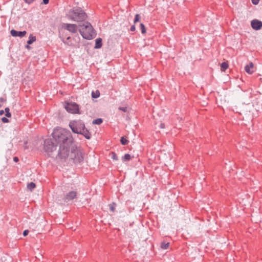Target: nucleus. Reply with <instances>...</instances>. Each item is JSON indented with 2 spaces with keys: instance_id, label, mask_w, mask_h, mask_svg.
<instances>
[{
  "instance_id": "obj_1",
  "label": "nucleus",
  "mask_w": 262,
  "mask_h": 262,
  "mask_svg": "<svg viewBox=\"0 0 262 262\" xmlns=\"http://www.w3.org/2000/svg\"><path fill=\"white\" fill-rule=\"evenodd\" d=\"M54 140L59 144L58 155L61 158H66L69 155L68 148L73 141L71 132L62 128H55L52 133Z\"/></svg>"
},
{
  "instance_id": "obj_2",
  "label": "nucleus",
  "mask_w": 262,
  "mask_h": 262,
  "mask_svg": "<svg viewBox=\"0 0 262 262\" xmlns=\"http://www.w3.org/2000/svg\"><path fill=\"white\" fill-rule=\"evenodd\" d=\"M69 126L72 132L76 134L83 135L85 138L89 139L91 138L90 132L85 128V125L81 120L73 121L70 122Z\"/></svg>"
},
{
  "instance_id": "obj_3",
  "label": "nucleus",
  "mask_w": 262,
  "mask_h": 262,
  "mask_svg": "<svg viewBox=\"0 0 262 262\" xmlns=\"http://www.w3.org/2000/svg\"><path fill=\"white\" fill-rule=\"evenodd\" d=\"M69 155L65 159L69 158L73 161L75 163H80L83 161V156L82 151L79 149L75 145L72 144L70 148H68Z\"/></svg>"
},
{
  "instance_id": "obj_4",
  "label": "nucleus",
  "mask_w": 262,
  "mask_h": 262,
  "mask_svg": "<svg viewBox=\"0 0 262 262\" xmlns=\"http://www.w3.org/2000/svg\"><path fill=\"white\" fill-rule=\"evenodd\" d=\"M79 31L82 36L86 39H91L95 36V33L92 25L89 22L79 25Z\"/></svg>"
},
{
  "instance_id": "obj_5",
  "label": "nucleus",
  "mask_w": 262,
  "mask_h": 262,
  "mask_svg": "<svg viewBox=\"0 0 262 262\" xmlns=\"http://www.w3.org/2000/svg\"><path fill=\"white\" fill-rule=\"evenodd\" d=\"M67 15L72 20L78 22L84 21L86 18V14L79 8L70 10Z\"/></svg>"
},
{
  "instance_id": "obj_6",
  "label": "nucleus",
  "mask_w": 262,
  "mask_h": 262,
  "mask_svg": "<svg viewBox=\"0 0 262 262\" xmlns=\"http://www.w3.org/2000/svg\"><path fill=\"white\" fill-rule=\"evenodd\" d=\"M64 108L68 112L72 114L78 113L79 111L78 105L74 102L66 103L64 105Z\"/></svg>"
},
{
  "instance_id": "obj_7",
  "label": "nucleus",
  "mask_w": 262,
  "mask_h": 262,
  "mask_svg": "<svg viewBox=\"0 0 262 262\" xmlns=\"http://www.w3.org/2000/svg\"><path fill=\"white\" fill-rule=\"evenodd\" d=\"M44 148L48 152H52L56 148V145H54L51 139H48L45 140Z\"/></svg>"
},
{
  "instance_id": "obj_8",
  "label": "nucleus",
  "mask_w": 262,
  "mask_h": 262,
  "mask_svg": "<svg viewBox=\"0 0 262 262\" xmlns=\"http://www.w3.org/2000/svg\"><path fill=\"white\" fill-rule=\"evenodd\" d=\"M63 28L71 33H76L77 31V26L75 24H64Z\"/></svg>"
},
{
  "instance_id": "obj_9",
  "label": "nucleus",
  "mask_w": 262,
  "mask_h": 262,
  "mask_svg": "<svg viewBox=\"0 0 262 262\" xmlns=\"http://www.w3.org/2000/svg\"><path fill=\"white\" fill-rule=\"evenodd\" d=\"M251 25L253 29L257 30L262 27V22L258 20L254 19L251 21Z\"/></svg>"
},
{
  "instance_id": "obj_10",
  "label": "nucleus",
  "mask_w": 262,
  "mask_h": 262,
  "mask_svg": "<svg viewBox=\"0 0 262 262\" xmlns=\"http://www.w3.org/2000/svg\"><path fill=\"white\" fill-rule=\"evenodd\" d=\"M10 33L12 36H14V37L18 36V37H20L24 36L27 33L26 31H17L15 30H12L11 31Z\"/></svg>"
},
{
  "instance_id": "obj_11",
  "label": "nucleus",
  "mask_w": 262,
  "mask_h": 262,
  "mask_svg": "<svg viewBox=\"0 0 262 262\" xmlns=\"http://www.w3.org/2000/svg\"><path fill=\"white\" fill-rule=\"evenodd\" d=\"M77 192L75 191H72L68 193L66 195V200L67 201L72 200L76 198Z\"/></svg>"
},
{
  "instance_id": "obj_12",
  "label": "nucleus",
  "mask_w": 262,
  "mask_h": 262,
  "mask_svg": "<svg viewBox=\"0 0 262 262\" xmlns=\"http://www.w3.org/2000/svg\"><path fill=\"white\" fill-rule=\"evenodd\" d=\"M253 68V63L252 62H250L249 64L245 66V70L247 73L251 74L254 72Z\"/></svg>"
},
{
  "instance_id": "obj_13",
  "label": "nucleus",
  "mask_w": 262,
  "mask_h": 262,
  "mask_svg": "<svg viewBox=\"0 0 262 262\" xmlns=\"http://www.w3.org/2000/svg\"><path fill=\"white\" fill-rule=\"evenodd\" d=\"M251 105L250 103H248L246 105L243 104H240L239 105V109L241 110V111H243L244 112L250 111V110H249V108L250 107H251Z\"/></svg>"
},
{
  "instance_id": "obj_14",
  "label": "nucleus",
  "mask_w": 262,
  "mask_h": 262,
  "mask_svg": "<svg viewBox=\"0 0 262 262\" xmlns=\"http://www.w3.org/2000/svg\"><path fill=\"white\" fill-rule=\"evenodd\" d=\"M102 46V39L100 38H97L95 40V48L99 49Z\"/></svg>"
},
{
  "instance_id": "obj_15",
  "label": "nucleus",
  "mask_w": 262,
  "mask_h": 262,
  "mask_svg": "<svg viewBox=\"0 0 262 262\" xmlns=\"http://www.w3.org/2000/svg\"><path fill=\"white\" fill-rule=\"evenodd\" d=\"M36 40L35 36H33L32 35H30L29 37V40L27 41V43L28 45L32 44L33 42Z\"/></svg>"
},
{
  "instance_id": "obj_16",
  "label": "nucleus",
  "mask_w": 262,
  "mask_h": 262,
  "mask_svg": "<svg viewBox=\"0 0 262 262\" xmlns=\"http://www.w3.org/2000/svg\"><path fill=\"white\" fill-rule=\"evenodd\" d=\"M35 183L31 182L28 184L27 188L30 191H32L35 187Z\"/></svg>"
},
{
  "instance_id": "obj_17",
  "label": "nucleus",
  "mask_w": 262,
  "mask_h": 262,
  "mask_svg": "<svg viewBox=\"0 0 262 262\" xmlns=\"http://www.w3.org/2000/svg\"><path fill=\"white\" fill-rule=\"evenodd\" d=\"M100 96V93L99 91L97 90L95 92H92V97L93 98H97Z\"/></svg>"
},
{
  "instance_id": "obj_18",
  "label": "nucleus",
  "mask_w": 262,
  "mask_h": 262,
  "mask_svg": "<svg viewBox=\"0 0 262 262\" xmlns=\"http://www.w3.org/2000/svg\"><path fill=\"white\" fill-rule=\"evenodd\" d=\"M221 67V70L225 71L228 68V64L226 62H224L222 63Z\"/></svg>"
},
{
  "instance_id": "obj_19",
  "label": "nucleus",
  "mask_w": 262,
  "mask_h": 262,
  "mask_svg": "<svg viewBox=\"0 0 262 262\" xmlns=\"http://www.w3.org/2000/svg\"><path fill=\"white\" fill-rule=\"evenodd\" d=\"M131 158V156L129 154H126L122 157V161H129Z\"/></svg>"
},
{
  "instance_id": "obj_20",
  "label": "nucleus",
  "mask_w": 262,
  "mask_h": 262,
  "mask_svg": "<svg viewBox=\"0 0 262 262\" xmlns=\"http://www.w3.org/2000/svg\"><path fill=\"white\" fill-rule=\"evenodd\" d=\"M102 122V120L101 118L96 119L93 121V123L94 124L99 125Z\"/></svg>"
},
{
  "instance_id": "obj_21",
  "label": "nucleus",
  "mask_w": 262,
  "mask_h": 262,
  "mask_svg": "<svg viewBox=\"0 0 262 262\" xmlns=\"http://www.w3.org/2000/svg\"><path fill=\"white\" fill-rule=\"evenodd\" d=\"M169 244L168 243H162L161 246L162 249H166L168 248Z\"/></svg>"
},
{
  "instance_id": "obj_22",
  "label": "nucleus",
  "mask_w": 262,
  "mask_h": 262,
  "mask_svg": "<svg viewBox=\"0 0 262 262\" xmlns=\"http://www.w3.org/2000/svg\"><path fill=\"white\" fill-rule=\"evenodd\" d=\"M140 28L141 30V32L142 34H144L146 33V29L144 25L143 24H140Z\"/></svg>"
},
{
  "instance_id": "obj_23",
  "label": "nucleus",
  "mask_w": 262,
  "mask_h": 262,
  "mask_svg": "<svg viewBox=\"0 0 262 262\" xmlns=\"http://www.w3.org/2000/svg\"><path fill=\"white\" fill-rule=\"evenodd\" d=\"M5 115L7 117H10L11 116V113L9 112V108L8 107H6L5 108Z\"/></svg>"
},
{
  "instance_id": "obj_24",
  "label": "nucleus",
  "mask_w": 262,
  "mask_h": 262,
  "mask_svg": "<svg viewBox=\"0 0 262 262\" xmlns=\"http://www.w3.org/2000/svg\"><path fill=\"white\" fill-rule=\"evenodd\" d=\"M120 142H121L122 144L126 145V144H127V143L128 142V141L125 138H124V137H122L121 140H120Z\"/></svg>"
},
{
  "instance_id": "obj_25",
  "label": "nucleus",
  "mask_w": 262,
  "mask_h": 262,
  "mask_svg": "<svg viewBox=\"0 0 262 262\" xmlns=\"http://www.w3.org/2000/svg\"><path fill=\"white\" fill-rule=\"evenodd\" d=\"M140 18V15L139 14H137L136 15H135V19H134V23H136L137 22L139 21V19Z\"/></svg>"
},
{
  "instance_id": "obj_26",
  "label": "nucleus",
  "mask_w": 262,
  "mask_h": 262,
  "mask_svg": "<svg viewBox=\"0 0 262 262\" xmlns=\"http://www.w3.org/2000/svg\"><path fill=\"white\" fill-rule=\"evenodd\" d=\"M111 155H112V158L114 160H118V158H117V155L114 152H112V154H111Z\"/></svg>"
},
{
  "instance_id": "obj_27",
  "label": "nucleus",
  "mask_w": 262,
  "mask_h": 262,
  "mask_svg": "<svg viewBox=\"0 0 262 262\" xmlns=\"http://www.w3.org/2000/svg\"><path fill=\"white\" fill-rule=\"evenodd\" d=\"M2 121L4 123H7V122H8L9 120L6 117H3L2 118Z\"/></svg>"
},
{
  "instance_id": "obj_28",
  "label": "nucleus",
  "mask_w": 262,
  "mask_h": 262,
  "mask_svg": "<svg viewBox=\"0 0 262 262\" xmlns=\"http://www.w3.org/2000/svg\"><path fill=\"white\" fill-rule=\"evenodd\" d=\"M119 110L125 112L127 111V107H119Z\"/></svg>"
},
{
  "instance_id": "obj_29",
  "label": "nucleus",
  "mask_w": 262,
  "mask_h": 262,
  "mask_svg": "<svg viewBox=\"0 0 262 262\" xmlns=\"http://www.w3.org/2000/svg\"><path fill=\"white\" fill-rule=\"evenodd\" d=\"M110 206V210L112 211H114L115 210V207L114 206H113V205H112V204H110L109 205Z\"/></svg>"
},
{
  "instance_id": "obj_30",
  "label": "nucleus",
  "mask_w": 262,
  "mask_h": 262,
  "mask_svg": "<svg viewBox=\"0 0 262 262\" xmlns=\"http://www.w3.org/2000/svg\"><path fill=\"white\" fill-rule=\"evenodd\" d=\"M259 1V0H252V2L254 5H257Z\"/></svg>"
},
{
  "instance_id": "obj_31",
  "label": "nucleus",
  "mask_w": 262,
  "mask_h": 262,
  "mask_svg": "<svg viewBox=\"0 0 262 262\" xmlns=\"http://www.w3.org/2000/svg\"><path fill=\"white\" fill-rule=\"evenodd\" d=\"M28 233H29V231L28 230H26L24 231L23 235L24 236H26L28 234Z\"/></svg>"
},
{
  "instance_id": "obj_32",
  "label": "nucleus",
  "mask_w": 262,
  "mask_h": 262,
  "mask_svg": "<svg viewBox=\"0 0 262 262\" xmlns=\"http://www.w3.org/2000/svg\"><path fill=\"white\" fill-rule=\"evenodd\" d=\"M136 30V27L134 25L132 26L131 27H130V31H135Z\"/></svg>"
},
{
  "instance_id": "obj_33",
  "label": "nucleus",
  "mask_w": 262,
  "mask_h": 262,
  "mask_svg": "<svg viewBox=\"0 0 262 262\" xmlns=\"http://www.w3.org/2000/svg\"><path fill=\"white\" fill-rule=\"evenodd\" d=\"M34 0H25V1L27 3H28V4H30L33 1H34Z\"/></svg>"
},
{
  "instance_id": "obj_34",
  "label": "nucleus",
  "mask_w": 262,
  "mask_h": 262,
  "mask_svg": "<svg viewBox=\"0 0 262 262\" xmlns=\"http://www.w3.org/2000/svg\"><path fill=\"white\" fill-rule=\"evenodd\" d=\"M13 160H14V162H17L18 161V158L17 157H14Z\"/></svg>"
},
{
  "instance_id": "obj_35",
  "label": "nucleus",
  "mask_w": 262,
  "mask_h": 262,
  "mask_svg": "<svg viewBox=\"0 0 262 262\" xmlns=\"http://www.w3.org/2000/svg\"><path fill=\"white\" fill-rule=\"evenodd\" d=\"M160 128H165V124L163 123H161L160 124Z\"/></svg>"
},
{
  "instance_id": "obj_36",
  "label": "nucleus",
  "mask_w": 262,
  "mask_h": 262,
  "mask_svg": "<svg viewBox=\"0 0 262 262\" xmlns=\"http://www.w3.org/2000/svg\"><path fill=\"white\" fill-rule=\"evenodd\" d=\"M49 0H43V3L44 4H47L49 3Z\"/></svg>"
},
{
  "instance_id": "obj_37",
  "label": "nucleus",
  "mask_w": 262,
  "mask_h": 262,
  "mask_svg": "<svg viewBox=\"0 0 262 262\" xmlns=\"http://www.w3.org/2000/svg\"><path fill=\"white\" fill-rule=\"evenodd\" d=\"M4 114V111L3 110L0 111V115L2 116Z\"/></svg>"
},
{
  "instance_id": "obj_38",
  "label": "nucleus",
  "mask_w": 262,
  "mask_h": 262,
  "mask_svg": "<svg viewBox=\"0 0 262 262\" xmlns=\"http://www.w3.org/2000/svg\"><path fill=\"white\" fill-rule=\"evenodd\" d=\"M26 47V48H27L28 49H29L30 48V47L28 45H27Z\"/></svg>"
},
{
  "instance_id": "obj_39",
  "label": "nucleus",
  "mask_w": 262,
  "mask_h": 262,
  "mask_svg": "<svg viewBox=\"0 0 262 262\" xmlns=\"http://www.w3.org/2000/svg\"><path fill=\"white\" fill-rule=\"evenodd\" d=\"M70 39V37H68L67 38V39Z\"/></svg>"
}]
</instances>
